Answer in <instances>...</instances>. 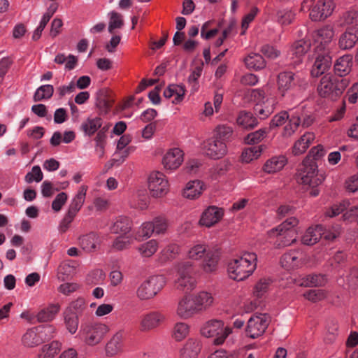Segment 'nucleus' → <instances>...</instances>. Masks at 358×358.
I'll return each instance as SVG.
<instances>
[{
    "instance_id": "1",
    "label": "nucleus",
    "mask_w": 358,
    "mask_h": 358,
    "mask_svg": "<svg viewBox=\"0 0 358 358\" xmlns=\"http://www.w3.org/2000/svg\"><path fill=\"white\" fill-rule=\"evenodd\" d=\"M257 257L253 252H244L241 257L228 264L229 277L237 281L246 279L253 273L257 267Z\"/></svg>"
},
{
    "instance_id": "2",
    "label": "nucleus",
    "mask_w": 358,
    "mask_h": 358,
    "mask_svg": "<svg viewBox=\"0 0 358 358\" xmlns=\"http://www.w3.org/2000/svg\"><path fill=\"white\" fill-rule=\"evenodd\" d=\"M298 224V220L294 217L287 219L284 222L268 231L271 238L276 237L275 245L278 248L289 246L296 241L294 229Z\"/></svg>"
},
{
    "instance_id": "3",
    "label": "nucleus",
    "mask_w": 358,
    "mask_h": 358,
    "mask_svg": "<svg viewBox=\"0 0 358 358\" xmlns=\"http://www.w3.org/2000/svg\"><path fill=\"white\" fill-rule=\"evenodd\" d=\"M348 85V78H338L331 74H327L322 78L317 91L321 96L334 100L342 94Z\"/></svg>"
},
{
    "instance_id": "4",
    "label": "nucleus",
    "mask_w": 358,
    "mask_h": 358,
    "mask_svg": "<svg viewBox=\"0 0 358 358\" xmlns=\"http://www.w3.org/2000/svg\"><path fill=\"white\" fill-rule=\"evenodd\" d=\"M187 255L189 259L194 260L205 257L203 269L206 272H212L217 268L220 251L218 249H208L205 244L196 243L189 248Z\"/></svg>"
},
{
    "instance_id": "5",
    "label": "nucleus",
    "mask_w": 358,
    "mask_h": 358,
    "mask_svg": "<svg viewBox=\"0 0 358 358\" xmlns=\"http://www.w3.org/2000/svg\"><path fill=\"white\" fill-rule=\"evenodd\" d=\"M323 180L322 176L317 173V165L308 159L303 161L298 181L311 187L309 194L312 196H317L319 194L320 191L317 187L322 182Z\"/></svg>"
},
{
    "instance_id": "6",
    "label": "nucleus",
    "mask_w": 358,
    "mask_h": 358,
    "mask_svg": "<svg viewBox=\"0 0 358 358\" xmlns=\"http://www.w3.org/2000/svg\"><path fill=\"white\" fill-rule=\"evenodd\" d=\"M108 331L109 328L105 324L86 322L81 324L79 336L86 345L94 346L101 342Z\"/></svg>"
},
{
    "instance_id": "7",
    "label": "nucleus",
    "mask_w": 358,
    "mask_h": 358,
    "mask_svg": "<svg viewBox=\"0 0 358 358\" xmlns=\"http://www.w3.org/2000/svg\"><path fill=\"white\" fill-rule=\"evenodd\" d=\"M166 282V278L162 275L150 276L139 285L136 296L140 300L151 299L163 289Z\"/></svg>"
},
{
    "instance_id": "8",
    "label": "nucleus",
    "mask_w": 358,
    "mask_h": 358,
    "mask_svg": "<svg viewBox=\"0 0 358 358\" xmlns=\"http://www.w3.org/2000/svg\"><path fill=\"white\" fill-rule=\"evenodd\" d=\"M231 331V328L224 327L222 321L218 320L207 322L201 329V333L203 336L215 337L213 343L217 345L223 344Z\"/></svg>"
},
{
    "instance_id": "9",
    "label": "nucleus",
    "mask_w": 358,
    "mask_h": 358,
    "mask_svg": "<svg viewBox=\"0 0 358 358\" xmlns=\"http://www.w3.org/2000/svg\"><path fill=\"white\" fill-rule=\"evenodd\" d=\"M195 273L189 262H182L177 265V288L185 292L192 290L196 286Z\"/></svg>"
},
{
    "instance_id": "10",
    "label": "nucleus",
    "mask_w": 358,
    "mask_h": 358,
    "mask_svg": "<svg viewBox=\"0 0 358 358\" xmlns=\"http://www.w3.org/2000/svg\"><path fill=\"white\" fill-rule=\"evenodd\" d=\"M288 120L289 123L285 127L284 135L292 136L297 129L301 123V117L297 113H292L290 115L287 111H281L276 114L270 122V129L283 124Z\"/></svg>"
},
{
    "instance_id": "11",
    "label": "nucleus",
    "mask_w": 358,
    "mask_h": 358,
    "mask_svg": "<svg viewBox=\"0 0 358 358\" xmlns=\"http://www.w3.org/2000/svg\"><path fill=\"white\" fill-rule=\"evenodd\" d=\"M270 322V317L267 314H255L248 321L245 332L248 336L256 338L262 336Z\"/></svg>"
},
{
    "instance_id": "12",
    "label": "nucleus",
    "mask_w": 358,
    "mask_h": 358,
    "mask_svg": "<svg viewBox=\"0 0 358 358\" xmlns=\"http://www.w3.org/2000/svg\"><path fill=\"white\" fill-rule=\"evenodd\" d=\"M166 320L164 314L153 310L143 314L140 317L139 328L141 331H150L159 327Z\"/></svg>"
},
{
    "instance_id": "13",
    "label": "nucleus",
    "mask_w": 358,
    "mask_h": 358,
    "mask_svg": "<svg viewBox=\"0 0 358 358\" xmlns=\"http://www.w3.org/2000/svg\"><path fill=\"white\" fill-rule=\"evenodd\" d=\"M148 189L153 197H161L168 192V181L161 172L152 173L148 178Z\"/></svg>"
},
{
    "instance_id": "14",
    "label": "nucleus",
    "mask_w": 358,
    "mask_h": 358,
    "mask_svg": "<svg viewBox=\"0 0 358 358\" xmlns=\"http://www.w3.org/2000/svg\"><path fill=\"white\" fill-rule=\"evenodd\" d=\"M334 9L332 0H318L310 9V17L313 21L323 20L331 15Z\"/></svg>"
},
{
    "instance_id": "15",
    "label": "nucleus",
    "mask_w": 358,
    "mask_h": 358,
    "mask_svg": "<svg viewBox=\"0 0 358 358\" xmlns=\"http://www.w3.org/2000/svg\"><path fill=\"white\" fill-rule=\"evenodd\" d=\"M303 79L301 78L299 73H294L291 71H284L279 73L278 76V90L285 95V92L292 89L296 85H301Z\"/></svg>"
},
{
    "instance_id": "16",
    "label": "nucleus",
    "mask_w": 358,
    "mask_h": 358,
    "mask_svg": "<svg viewBox=\"0 0 358 358\" xmlns=\"http://www.w3.org/2000/svg\"><path fill=\"white\" fill-rule=\"evenodd\" d=\"M204 149L206 155L213 159L222 157L227 151L226 143L213 137L207 141Z\"/></svg>"
},
{
    "instance_id": "17",
    "label": "nucleus",
    "mask_w": 358,
    "mask_h": 358,
    "mask_svg": "<svg viewBox=\"0 0 358 358\" xmlns=\"http://www.w3.org/2000/svg\"><path fill=\"white\" fill-rule=\"evenodd\" d=\"M334 36V29L331 24H327L316 30L313 34L315 42L318 43L317 48L324 50Z\"/></svg>"
},
{
    "instance_id": "18",
    "label": "nucleus",
    "mask_w": 358,
    "mask_h": 358,
    "mask_svg": "<svg viewBox=\"0 0 358 358\" xmlns=\"http://www.w3.org/2000/svg\"><path fill=\"white\" fill-rule=\"evenodd\" d=\"M176 313L182 319H189L199 313L191 296H185L178 301Z\"/></svg>"
},
{
    "instance_id": "19",
    "label": "nucleus",
    "mask_w": 358,
    "mask_h": 358,
    "mask_svg": "<svg viewBox=\"0 0 358 358\" xmlns=\"http://www.w3.org/2000/svg\"><path fill=\"white\" fill-rule=\"evenodd\" d=\"M357 43H358V27H352L341 34L338 45L343 50H348L352 49Z\"/></svg>"
},
{
    "instance_id": "20",
    "label": "nucleus",
    "mask_w": 358,
    "mask_h": 358,
    "mask_svg": "<svg viewBox=\"0 0 358 358\" xmlns=\"http://www.w3.org/2000/svg\"><path fill=\"white\" fill-rule=\"evenodd\" d=\"M353 65L352 56L345 55L338 58L334 65V72L338 78H345L352 70Z\"/></svg>"
},
{
    "instance_id": "21",
    "label": "nucleus",
    "mask_w": 358,
    "mask_h": 358,
    "mask_svg": "<svg viewBox=\"0 0 358 358\" xmlns=\"http://www.w3.org/2000/svg\"><path fill=\"white\" fill-rule=\"evenodd\" d=\"M280 264L287 270L297 268L303 264V253L299 250H290L282 256Z\"/></svg>"
},
{
    "instance_id": "22",
    "label": "nucleus",
    "mask_w": 358,
    "mask_h": 358,
    "mask_svg": "<svg viewBox=\"0 0 358 358\" xmlns=\"http://www.w3.org/2000/svg\"><path fill=\"white\" fill-rule=\"evenodd\" d=\"M223 214L222 208L210 206L202 213L199 223L201 225L210 227L222 219Z\"/></svg>"
},
{
    "instance_id": "23",
    "label": "nucleus",
    "mask_w": 358,
    "mask_h": 358,
    "mask_svg": "<svg viewBox=\"0 0 358 358\" xmlns=\"http://www.w3.org/2000/svg\"><path fill=\"white\" fill-rule=\"evenodd\" d=\"M182 161V151L179 148H173L166 152L162 162L166 170H173L179 167Z\"/></svg>"
},
{
    "instance_id": "24",
    "label": "nucleus",
    "mask_w": 358,
    "mask_h": 358,
    "mask_svg": "<svg viewBox=\"0 0 358 358\" xmlns=\"http://www.w3.org/2000/svg\"><path fill=\"white\" fill-rule=\"evenodd\" d=\"M331 64V57L328 53L318 55L310 71L312 76L318 77L322 75L330 68Z\"/></svg>"
},
{
    "instance_id": "25",
    "label": "nucleus",
    "mask_w": 358,
    "mask_h": 358,
    "mask_svg": "<svg viewBox=\"0 0 358 358\" xmlns=\"http://www.w3.org/2000/svg\"><path fill=\"white\" fill-rule=\"evenodd\" d=\"M191 296L199 313L207 310L214 302L212 294L208 292H200Z\"/></svg>"
},
{
    "instance_id": "26",
    "label": "nucleus",
    "mask_w": 358,
    "mask_h": 358,
    "mask_svg": "<svg viewBox=\"0 0 358 358\" xmlns=\"http://www.w3.org/2000/svg\"><path fill=\"white\" fill-rule=\"evenodd\" d=\"M201 349V342L189 338L180 350V358H196Z\"/></svg>"
},
{
    "instance_id": "27",
    "label": "nucleus",
    "mask_w": 358,
    "mask_h": 358,
    "mask_svg": "<svg viewBox=\"0 0 358 358\" xmlns=\"http://www.w3.org/2000/svg\"><path fill=\"white\" fill-rule=\"evenodd\" d=\"M276 101L273 98H267L263 103H256L255 111L261 120L267 118L275 110Z\"/></svg>"
},
{
    "instance_id": "28",
    "label": "nucleus",
    "mask_w": 358,
    "mask_h": 358,
    "mask_svg": "<svg viewBox=\"0 0 358 358\" xmlns=\"http://www.w3.org/2000/svg\"><path fill=\"white\" fill-rule=\"evenodd\" d=\"M123 338L124 332L122 331H119L113 335L106 347V352L108 356L112 357L121 352Z\"/></svg>"
},
{
    "instance_id": "29",
    "label": "nucleus",
    "mask_w": 358,
    "mask_h": 358,
    "mask_svg": "<svg viewBox=\"0 0 358 358\" xmlns=\"http://www.w3.org/2000/svg\"><path fill=\"white\" fill-rule=\"evenodd\" d=\"M131 229V221L127 217L120 216L116 218L110 229L111 233L126 236Z\"/></svg>"
},
{
    "instance_id": "30",
    "label": "nucleus",
    "mask_w": 358,
    "mask_h": 358,
    "mask_svg": "<svg viewBox=\"0 0 358 358\" xmlns=\"http://www.w3.org/2000/svg\"><path fill=\"white\" fill-rule=\"evenodd\" d=\"M322 225H317L315 227H309L301 238L303 244L313 245L317 243L322 238Z\"/></svg>"
},
{
    "instance_id": "31",
    "label": "nucleus",
    "mask_w": 358,
    "mask_h": 358,
    "mask_svg": "<svg viewBox=\"0 0 358 358\" xmlns=\"http://www.w3.org/2000/svg\"><path fill=\"white\" fill-rule=\"evenodd\" d=\"M314 139L315 135L313 133L307 132L304 134L297 141L295 142L292 148L293 154L294 155H299L303 153Z\"/></svg>"
},
{
    "instance_id": "32",
    "label": "nucleus",
    "mask_w": 358,
    "mask_h": 358,
    "mask_svg": "<svg viewBox=\"0 0 358 358\" xmlns=\"http://www.w3.org/2000/svg\"><path fill=\"white\" fill-rule=\"evenodd\" d=\"M103 121L99 117H90L80 125L81 130L87 136H92L102 126Z\"/></svg>"
},
{
    "instance_id": "33",
    "label": "nucleus",
    "mask_w": 358,
    "mask_h": 358,
    "mask_svg": "<svg viewBox=\"0 0 358 358\" xmlns=\"http://www.w3.org/2000/svg\"><path fill=\"white\" fill-rule=\"evenodd\" d=\"M99 243V236L94 232L83 235L79 238V244L86 252L94 251Z\"/></svg>"
},
{
    "instance_id": "34",
    "label": "nucleus",
    "mask_w": 358,
    "mask_h": 358,
    "mask_svg": "<svg viewBox=\"0 0 358 358\" xmlns=\"http://www.w3.org/2000/svg\"><path fill=\"white\" fill-rule=\"evenodd\" d=\"M238 125L246 129H251L256 127L258 122L252 113L248 111H241L237 117Z\"/></svg>"
},
{
    "instance_id": "35",
    "label": "nucleus",
    "mask_w": 358,
    "mask_h": 358,
    "mask_svg": "<svg viewBox=\"0 0 358 358\" xmlns=\"http://www.w3.org/2000/svg\"><path fill=\"white\" fill-rule=\"evenodd\" d=\"M327 282L325 275L321 274H310L299 280L298 285L304 287L323 286Z\"/></svg>"
},
{
    "instance_id": "36",
    "label": "nucleus",
    "mask_w": 358,
    "mask_h": 358,
    "mask_svg": "<svg viewBox=\"0 0 358 358\" xmlns=\"http://www.w3.org/2000/svg\"><path fill=\"white\" fill-rule=\"evenodd\" d=\"M203 190V184L201 181L195 180L189 182L184 189L183 196L186 198L194 199L199 196Z\"/></svg>"
},
{
    "instance_id": "37",
    "label": "nucleus",
    "mask_w": 358,
    "mask_h": 358,
    "mask_svg": "<svg viewBox=\"0 0 358 358\" xmlns=\"http://www.w3.org/2000/svg\"><path fill=\"white\" fill-rule=\"evenodd\" d=\"M284 156L273 157L266 161L264 166V171L268 173H273L280 171L286 164Z\"/></svg>"
},
{
    "instance_id": "38",
    "label": "nucleus",
    "mask_w": 358,
    "mask_h": 358,
    "mask_svg": "<svg viewBox=\"0 0 358 358\" xmlns=\"http://www.w3.org/2000/svg\"><path fill=\"white\" fill-rule=\"evenodd\" d=\"M23 344L29 348H33L42 343L38 327L27 330L22 337Z\"/></svg>"
},
{
    "instance_id": "39",
    "label": "nucleus",
    "mask_w": 358,
    "mask_h": 358,
    "mask_svg": "<svg viewBox=\"0 0 358 358\" xmlns=\"http://www.w3.org/2000/svg\"><path fill=\"white\" fill-rule=\"evenodd\" d=\"M310 48L309 41L300 40L295 42L291 49L292 55L295 56L296 60L294 63H299L301 61V57L303 56Z\"/></svg>"
},
{
    "instance_id": "40",
    "label": "nucleus",
    "mask_w": 358,
    "mask_h": 358,
    "mask_svg": "<svg viewBox=\"0 0 358 358\" xmlns=\"http://www.w3.org/2000/svg\"><path fill=\"white\" fill-rule=\"evenodd\" d=\"M244 62L248 69L255 71L262 69L266 66V62L263 57L257 53L248 55L245 58Z\"/></svg>"
},
{
    "instance_id": "41",
    "label": "nucleus",
    "mask_w": 358,
    "mask_h": 358,
    "mask_svg": "<svg viewBox=\"0 0 358 358\" xmlns=\"http://www.w3.org/2000/svg\"><path fill=\"white\" fill-rule=\"evenodd\" d=\"M78 313L70 312V310H66L64 313V324L69 333L73 334L78 330L79 324Z\"/></svg>"
},
{
    "instance_id": "42",
    "label": "nucleus",
    "mask_w": 358,
    "mask_h": 358,
    "mask_svg": "<svg viewBox=\"0 0 358 358\" xmlns=\"http://www.w3.org/2000/svg\"><path fill=\"white\" fill-rule=\"evenodd\" d=\"M86 192L87 187L82 186L78 192L77 194L72 199L68 210L77 214L85 202Z\"/></svg>"
},
{
    "instance_id": "43",
    "label": "nucleus",
    "mask_w": 358,
    "mask_h": 358,
    "mask_svg": "<svg viewBox=\"0 0 358 358\" xmlns=\"http://www.w3.org/2000/svg\"><path fill=\"white\" fill-rule=\"evenodd\" d=\"M59 310L58 305H50L42 309L37 314V320L40 322H46L52 320Z\"/></svg>"
},
{
    "instance_id": "44",
    "label": "nucleus",
    "mask_w": 358,
    "mask_h": 358,
    "mask_svg": "<svg viewBox=\"0 0 358 358\" xmlns=\"http://www.w3.org/2000/svg\"><path fill=\"white\" fill-rule=\"evenodd\" d=\"M263 150V145H255L245 148L241 155L242 161L249 163L255 159H257Z\"/></svg>"
},
{
    "instance_id": "45",
    "label": "nucleus",
    "mask_w": 358,
    "mask_h": 358,
    "mask_svg": "<svg viewBox=\"0 0 358 358\" xmlns=\"http://www.w3.org/2000/svg\"><path fill=\"white\" fill-rule=\"evenodd\" d=\"M61 343L57 341H52L50 344H46L43 346L42 354L40 355V358H51L53 357L59 351Z\"/></svg>"
},
{
    "instance_id": "46",
    "label": "nucleus",
    "mask_w": 358,
    "mask_h": 358,
    "mask_svg": "<svg viewBox=\"0 0 358 358\" xmlns=\"http://www.w3.org/2000/svg\"><path fill=\"white\" fill-rule=\"evenodd\" d=\"M54 92V88L52 85H45L39 87L34 96L35 101H40L43 99H47L50 98Z\"/></svg>"
},
{
    "instance_id": "47",
    "label": "nucleus",
    "mask_w": 358,
    "mask_h": 358,
    "mask_svg": "<svg viewBox=\"0 0 358 358\" xmlns=\"http://www.w3.org/2000/svg\"><path fill=\"white\" fill-rule=\"evenodd\" d=\"M179 252L180 247L178 245H169L162 251L160 260L162 262L172 260L176 257Z\"/></svg>"
},
{
    "instance_id": "48",
    "label": "nucleus",
    "mask_w": 358,
    "mask_h": 358,
    "mask_svg": "<svg viewBox=\"0 0 358 358\" xmlns=\"http://www.w3.org/2000/svg\"><path fill=\"white\" fill-rule=\"evenodd\" d=\"M158 248V243L155 240H150L142 244L138 248L139 252L145 257H150L153 255Z\"/></svg>"
},
{
    "instance_id": "49",
    "label": "nucleus",
    "mask_w": 358,
    "mask_h": 358,
    "mask_svg": "<svg viewBox=\"0 0 358 358\" xmlns=\"http://www.w3.org/2000/svg\"><path fill=\"white\" fill-rule=\"evenodd\" d=\"M153 234V224H152L151 222H146L143 223L142 225L138 229L136 234V239L141 241V239L143 238H148Z\"/></svg>"
},
{
    "instance_id": "50",
    "label": "nucleus",
    "mask_w": 358,
    "mask_h": 358,
    "mask_svg": "<svg viewBox=\"0 0 358 358\" xmlns=\"http://www.w3.org/2000/svg\"><path fill=\"white\" fill-rule=\"evenodd\" d=\"M151 223L155 235L164 234L168 229L167 220L163 217H155Z\"/></svg>"
},
{
    "instance_id": "51",
    "label": "nucleus",
    "mask_w": 358,
    "mask_h": 358,
    "mask_svg": "<svg viewBox=\"0 0 358 358\" xmlns=\"http://www.w3.org/2000/svg\"><path fill=\"white\" fill-rule=\"evenodd\" d=\"M215 134L213 138L222 140L225 142L230 138L233 130L231 127L227 125H220L215 129Z\"/></svg>"
},
{
    "instance_id": "52",
    "label": "nucleus",
    "mask_w": 358,
    "mask_h": 358,
    "mask_svg": "<svg viewBox=\"0 0 358 358\" xmlns=\"http://www.w3.org/2000/svg\"><path fill=\"white\" fill-rule=\"evenodd\" d=\"M59 188H55L52 184L48 180H45L41 185V193L44 197H50L55 191H59L60 189H65L68 185V182H64Z\"/></svg>"
},
{
    "instance_id": "53",
    "label": "nucleus",
    "mask_w": 358,
    "mask_h": 358,
    "mask_svg": "<svg viewBox=\"0 0 358 358\" xmlns=\"http://www.w3.org/2000/svg\"><path fill=\"white\" fill-rule=\"evenodd\" d=\"M123 24V20L122 15L120 13L115 11H113L110 13V17L108 26L109 33L113 34L114 29L121 28Z\"/></svg>"
},
{
    "instance_id": "54",
    "label": "nucleus",
    "mask_w": 358,
    "mask_h": 358,
    "mask_svg": "<svg viewBox=\"0 0 358 358\" xmlns=\"http://www.w3.org/2000/svg\"><path fill=\"white\" fill-rule=\"evenodd\" d=\"M189 333V327L184 322H179L175 325L173 337L177 341H181L185 338Z\"/></svg>"
},
{
    "instance_id": "55",
    "label": "nucleus",
    "mask_w": 358,
    "mask_h": 358,
    "mask_svg": "<svg viewBox=\"0 0 358 358\" xmlns=\"http://www.w3.org/2000/svg\"><path fill=\"white\" fill-rule=\"evenodd\" d=\"M37 327L42 339V343L50 340L55 334V328L52 325L39 326Z\"/></svg>"
},
{
    "instance_id": "56",
    "label": "nucleus",
    "mask_w": 358,
    "mask_h": 358,
    "mask_svg": "<svg viewBox=\"0 0 358 358\" xmlns=\"http://www.w3.org/2000/svg\"><path fill=\"white\" fill-rule=\"evenodd\" d=\"M294 14L290 10H282L277 13V20L282 25L290 24L294 20Z\"/></svg>"
},
{
    "instance_id": "57",
    "label": "nucleus",
    "mask_w": 358,
    "mask_h": 358,
    "mask_svg": "<svg viewBox=\"0 0 358 358\" xmlns=\"http://www.w3.org/2000/svg\"><path fill=\"white\" fill-rule=\"evenodd\" d=\"M271 285L269 279H261L255 285L254 295L257 297H262Z\"/></svg>"
},
{
    "instance_id": "58",
    "label": "nucleus",
    "mask_w": 358,
    "mask_h": 358,
    "mask_svg": "<svg viewBox=\"0 0 358 358\" xmlns=\"http://www.w3.org/2000/svg\"><path fill=\"white\" fill-rule=\"evenodd\" d=\"M341 233V228L338 224L332 226L331 228H326L322 226V237L328 241H333Z\"/></svg>"
},
{
    "instance_id": "59",
    "label": "nucleus",
    "mask_w": 358,
    "mask_h": 358,
    "mask_svg": "<svg viewBox=\"0 0 358 358\" xmlns=\"http://www.w3.org/2000/svg\"><path fill=\"white\" fill-rule=\"evenodd\" d=\"M267 131L266 129H260L255 132L250 133L246 136L245 141L248 144L257 143L265 137Z\"/></svg>"
},
{
    "instance_id": "60",
    "label": "nucleus",
    "mask_w": 358,
    "mask_h": 358,
    "mask_svg": "<svg viewBox=\"0 0 358 358\" xmlns=\"http://www.w3.org/2000/svg\"><path fill=\"white\" fill-rule=\"evenodd\" d=\"M258 13L259 8L256 6H253L250 11L243 17L241 24V28L243 30L241 34H245V31L249 27L250 23L253 21Z\"/></svg>"
},
{
    "instance_id": "61",
    "label": "nucleus",
    "mask_w": 358,
    "mask_h": 358,
    "mask_svg": "<svg viewBox=\"0 0 358 358\" xmlns=\"http://www.w3.org/2000/svg\"><path fill=\"white\" fill-rule=\"evenodd\" d=\"M43 173L40 166H34L31 172H29L25 176V181L28 183L32 182L34 180L38 182L43 180Z\"/></svg>"
},
{
    "instance_id": "62",
    "label": "nucleus",
    "mask_w": 358,
    "mask_h": 358,
    "mask_svg": "<svg viewBox=\"0 0 358 358\" xmlns=\"http://www.w3.org/2000/svg\"><path fill=\"white\" fill-rule=\"evenodd\" d=\"M132 243L130 237L120 235L113 243V248L117 250H122L128 248Z\"/></svg>"
},
{
    "instance_id": "63",
    "label": "nucleus",
    "mask_w": 358,
    "mask_h": 358,
    "mask_svg": "<svg viewBox=\"0 0 358 358\" xmlns=\"http://www.w3.org/2000/svg\"><path fill=\"white\" fill-rule=\"evenodd\" d=\"M324 153L325 150H324L323 147L320 145H318L315 147H313L310 150L308 155L304 160L308 159L310 162H313V163H315L317 165L315 161L321 158L322 156H324Z\"/></svg>"
},
{
    "instance_id": "64",
    "label": "nucleus",
    "mask_w": 358,
    "mask_h": 358,
    "mask_svg": "<svg viewBox=\"0 0 358 358\" xmlns=\"http://www.w3.org/2000/svg\"><path fill=\"white\" fill-rule=\"evenodd\" d=\"M231 164L227 160L218 163L213 169V176L215 178L225 174L230 169Z\"/></svg>"
}]
</instances>
